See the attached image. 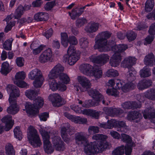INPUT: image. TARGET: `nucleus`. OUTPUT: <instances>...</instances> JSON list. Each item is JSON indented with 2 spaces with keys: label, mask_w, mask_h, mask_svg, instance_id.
Returning a JSON list of instances; mask_svg holds the SVG:
<instances>
[{
  "label": "nucleus",
  "mask_w": 155,
  "mask_h": 155,
  "mask_svg": "<svg viewBox=\"0 0 155 155\" xmlns=\"http://www.w3.org/2000/svg\"><path fill=\"white\" fill-rule=\"evenodd\" d=\"M121 60V54L120 53H114L110 58L109 64L111 66L116 67L119 65Z\"/></svg>",
  "instance_id": "nucleus-18"
},
{
  "label": "nucleus",
  "mask_w": 155,
  "mask_h": 155,
  "mask_svg": "<svg viewBox=\"0 0 155 155\" xmlns=\"http://www.w3.org/2000/svg\"><path fill=\"white\" fill-rule=\"evenodd\" d=\"M61 43L65 47L68 46V43L70 44L75 45L78 43V41L76 38L74 36H71L68 37V35L65 33H62L61 34Z\"/></svg>",
  "instance_id": "nucleus-9"
},
{
  "label": "nucleus",
  "mask_w": 155,
  "mask_h": 155,
  "mask_svg": "<svg viewBox=\"0 0 155 155\" xmlns=\"http://www.w3.org/2000/svg\"><path fill=\"white\" fill-rule=\"evenodd\" d=\"M43 52L47 57L48 59L50 60L51 59L52 57V53L51 50L50 48H48L45 50Z\"/></svg>",
  "instance_id": "nucleus-64"
},
{
  "label": "nucleus",
  "mask_w": 155,
  "mask_h": 155,
  "mask_svg": "<svg viewBox=\"0 0 155 155\" xmlns=\"http://www.w3.org/2000/svg\"><path fill=\"white\" fill-rule=\"evenodd\" d=\"M154 5L153 0H147L145 6V9L146 12H150L153 9Z\"/></svg>",
  "instance_id": "nucleus-39"
},
{
  "label": "nucleus",
  "mask_w": 155,
  "mask_h": 155,
  "mask_svg": "<svg viewBox=\"0 0 155 155\" xmlns=\"http://www.w3.org/2000/svg\"><path fill=\"white\" fill-rule=\"evenodd\" d=\"M75 139L76 144L81 146H84V147L89 143L84 132L76 133L75 135Z\"/></svg>",
  "instance_id": "nucleus-10"
},
{
  "label": "nucleus",
  "mask_w": 155,
  "mask_h": 155,
  "mask_svg": "<svg viewBox=\"0 0 155 155\" xmlns=\"http://www.w3.org/2000/svg\"><path fill=\"white\" fill-rule=\"evenodd\" d=\"M114 83L116 84V86H115L116 89L113 88L108 89L106 91V92L108 95L117 97L119 94V93L116 89L121 88L123 85V82L119 79H115Z\"/></svg>",
  "instance_id": "nucleus-15"
},
{
  "label": "nucleus",
  "mask_w": 155,
  "mask_h": 155,
  "mask_svg": "<svg viewBox=\"0 0 155 155\" xmlns=\"http://www.w3.org/2000/svg\"><path fill=\"white\" fill-rule=\"evenodd\" d=\"M127 119L129 120L132 121L142 118L141 114L137 111H130L128 112Z\"/></svg>",
  "instance_id": "nucleus-26"
},
{
  "label": "nucleus",
  "mask_w": 155,
  "mask_h": 155,
  "mask_svg": "<svg viewBox=\"0 0 155 155\" xmlns=\"http://www.w3.org/2000/svg\"><path fill=\"white\" fill-rule=\"evenodd\" d=\"M71 108L74 110V111L77 113H82L84 114H87L88 113V110H87L85 109L82 111L81 110V108L79 107L78 105H73L71 106Z\"/></svg>",
  "instance_id": "nucleus-43"
},
{
  "label": "nucleus",
  "mask_w": 155,
  "mask_h": 155,
  "mask_svg": "<svg viewBox=\"0 0 155 155\" xmlns=\"http://www.w3.org/2000/svg\"><path fill=\"white\" fill-rule=\"evenodd\" d=\"M110 32L105 31L99 33L95 37V44L94 46L95 49H98L100 52L108 51L112 49L115 53H120L124 51L127 48V45L124 44L113 46V41L111 43L107 44V39L111 36Z\"/></svg>",
  "instance_id": "nucleus-1"
},
{
  "label": "nucleus",
  "mask_w": 155,
  "mask_h": 155,
  "mask_svg": "<svg viewBox=\"0 0 155 155\" xmlns=\"http://www.w3.org/2000/svg\"><path fill=\"white\" fill-rule=\"evenodd\" d=\"M126 35L128 40L131 41L135 39L136 35L134 32L131 31L127 32Z\"/></svg>",
  "instance_id": "nucleus-56"
},
{
  "label": "nucleus",
  "mask_w": 155,
  "mask_h": 155,
  "mask_svg": "<svg viewBox=\"0 0 155 155\" xmlns=\"http://www.w3.org/2000/svg\"><path fill=\"white\" fill-rule=\"evenodd\" d=\"M25 77V74L23 71L17 73L15 76V81L23 80Z\"/></svg>",
  "instance_id": "nucleus-54"
},
{
  "label": "nucleus",
  "mask_w": 155,
  "mask_h": 155,
  "mask_svg": "<svg viewBox=\"0 0 155 155\" xmlns=\"http://www.w3.org/2000/svg\"><path fill=\"white\" fill-rule=\"evenodd\" d=\"M74 48V46L71 45L68 50L67 54L65 55L63 58V61H68V64L71 65H74L80 58L79 55L76 53Z\"/></svg>",
  "instance_id": "nucleus-6"
},
{
  "label": "nucleus",
  "mask_w": 155,
  "mask_h": 155,
  "mask_svg": "<svg viewBox=\"0 0 155 155\" xmlns=\"http://www.w3.org/2000/svg\"><path fill=\"white\" fill-rule=\"evenodd\" d=\"M78 82L83 88L87 90L91 88V84L90 81L86 77L79 76L78 78Z\"/></svg>",
  "instance_id": "nucleus-22"
},
{
  "label": "nucleus",
  "mask_w": 155,
  "mask_h": 155,
  "mask_svg": "<svg viewBox=\"0 0 155 155\" xmlns=\"http://www.w3.org/2000/svg\"><path fill=\"white\" fill-rule=\"evenodd\" d=\"M122 107L124 109H130L140 108L141 105L139 103L135 101H129L125 102L121 104Z\"/></svg>",
  "instance_id": "nucleus-17"
},
{
  "label": "nucleus",
  "mask_w": 155,
  "mask_h": 155,
  "mask_svg": "<svg viewBox=\"0 0 155 155\" xmlns=\"http://www.w3.org/2000/svg\"><path fill=\"white\" fill-rule=\"evenodd\" d=\"M109 57L108 54H103L95 58L91 56L90 59L92 62L99 64L100 65H102L108 61Z\"/></svg>",
  "instance_id": "nucleus-14"
},
{
  "label": "nucleus",
  "mask_w": 155,
  "mask_h": 155,
  "mask_svg": "<svg viewBox=\"0 0 155 155\" xmlns=\"http://www.w3.org/2000/svg\"><path fill=\"white\" fill-rule=\"evenodd\" d=\"M90 96L94 98L95 101H98L99 103L102 102L105 105H108L107 103H105L104 96L99 91L95 89H91L88 91Z\"/></svg>",
  "instance_id": "nucleus-12"
},
{
  "label": "nucleus",
  "mask_w": 155,
  "mask_h": 155,
  "mask_svg": "<svg viewBox=\"0 0 155 155\" xmlns=\"http://www.w3.org/2000/svg\"><path fill=\"white\" fill-rule=\"evenodd\" d=\"M50 60L43 52L39 57V61L42 63H45Z\"/></svg>",
  "instance_id": "nucleus-62"
},
{
  "label": "nucleus",
  "mask_w": 155,
  "mask_h": 155,
  "mask_svg": "<svg viewBox=\"0 0 155 155\" xmlns=\"http://www.w3.org/2000/svg\"><path fill=\"white\" fill-rule=\"evenodd\" d=\"M64 68L61 64H58L51 70L48 77L49 79H52L60 75L64 71Z\"/></svg>",
  "instance_id": "nucleus-13"
},
{
  "label": "nucleus",
  "mask_w": 155,
  "mask_h": 155,
  "mask_svg": "<svg viewBox=\"0 0 155 155\" xmlns=\"http://www.w3.org/2000/svg\"><path fill=\"white\" fill-rule=\"evenodd\" d=\"M135 87L134 84L131 82L126 84L121 87L123 91L126 92L130 89H132Z\"/></svg>",
  "instance_id": "nucleus-44"
},
{
  "label": "nucleus",
  "mask_w": 155,
  "mask_h": 155,
  "mask_svg": "<svg viewBox=\"0 0 155 155\" xmlns=\"http://www.w3.org/2000/svg\"><path fill=\"white\" fill-rule=\"evenodd\" d=\"M24 59L22 57L17 58L16 60V63L18 66L21 67L24 65Z\"/></svg>",
  "instance_id": "nucleus-59"
},
{
  "label": "nucleus",
  "mask_w": 155,
  "mask_h": 155,
  "mask_svg": "<svg viewBox=\"0 0 155 155\" xmlns=\"http://www.w3.org/2000/svg\"><path fill=\"white\" fill-rule=\"evenodd\" d=\"M104 111L109 116H113V107H104L103 109Z\"/></svg>",
  "instance_id": "nucleus-61"
},
{
  "label": "nucleus",
  "mask_w": 155,
  "mask_h": 155,
  "mask_svg": "<svg viewBox=\"0 0 155 155\" xmlns=\"http://www.w3.org/2000/svg\"><path fill=\"white\" fill-rule=\"evenodd\" d=\"M38 93L35 90L29 89L25 92V95L29 99L34 100L36 98Z\"/></svg>",
  "instance_id": "nucleus-37"
},
{
  "label": "nucleus",
  "mask_w": 155,
  "mask_h": 155,
  "mask_svg": "<svg viewBox=\"0 0 155 155\" xmlns=\"http://www.w3.org/2000/svg\"><path fill=\"white\" fill-rule=\"evenodd\" d=\"M93 139L101 141L97 143H90L87 146L84 148V151L85 154L88 155L91 154H97L101 152L107 148L108 146V143L105 141L107 138V137L102 134H96L92 137Z\"/></svg>",
  "instance_id": "nucleus-2"
},
{
  "label": "nucleus",
  "mask_w": 155,
  "mask_h": 155,
  "mask_svg": "<svg viewBox=\"0 0 155 155\" xmlns=\"http://www.w3.org/2000/svg\"><path fill=\"white\" fill-rule=\"evenodd\" d=\"M6 153L8 155H15V151L13 146L10 143H7L5 146Z\"/></svg>",
  "instance_id": "nucleus-38"
},
{
  "label": "nucleus",
  "mask_w": 155,
  "mask_h": 155,
  "mask_svg": "<svg viewBox=\"0 0 155 155\" xmlns=\"http://www.w3.org/2000/svg\"><path fill=\"white\" fill-rule=\"evenodd\" d=\"M92 69L90 76H94L96 78H99L102 77V71L100 68L94 67Z\"/></svg>",
  "instance_id": "nucleus-35"
},
{
  "label": "nucleus",
  "mask_w": 155,
  "mask_h": 155,
  "mask_svg": "<svg viewBox=\"0 0 155 155\" xmlns=\"http://www.w3.org/2000/svg\"><path fill=\"white\" fill-rule=\"evenodd\" d=\"M59 79L64 83L68 84L70 81L68 75L62 73L59 75Z\"/></svg>",
  "instance_id": "nucleus-51"
},
{
  "label": "nucleus",
  "mask_w": 155,
  "mask_h": 155,
  "mask_svg": "<svg viewBox=\"0 0 155 155\" xmlns=\"http://www.w3.org/2000/svg\"><path fill=\"white\" fill-rule=\"evenodd\" d=\"M49 99L52 103L53 106L59 107L66 103V101L63 99L60 95L58 94H54L49 96Z\"/></svg>",
  "instance_id": "nucleus-11"
},
{
  "label": "nucleus",
  "mask_w": 155,
  "mask_h": 155,
  "mask_svg": "<svg viewBox=\"0 0 155 155\" xmlns=\"http://www.w3.org/2000/svg\"><path fill=\"white\" fill-rule=\"evenodd\" d=\"M2 121L5 124V130L8 131L12 127L14 123L12 120V117L10 115H6L2 119Z\"/></svg>",
  "instance_id": "nucleus-21"
},
{
  "label": "nucleus",
  "mask_w": 155,
  "mask_h": 155,
  "mask_svg": "<svg viewBox=\"0 0 155 155\" xmlns=\"http://www.w3.org/2000/svg\"><path fill=\"white\" fill-rule=\"evenodd\" d=\"M44 103L43 99L38 97L33 100V104L30 102H27L25 104V107L28 113L34 115L38 113V109L43 106Z\"/></svg>",
  "instance_id": "nucleus-3"
},
{
  "label": "nucleus",
  "mask_w": 155,
  "mask_h": 155,
  "mask_svg": "<svg viewBox=\"0 0 155 155\" xmlns=\"http://www.w3.org/2000/svg\"><path fill=\"white\" fill-rule=\"evenodd\" d=\"M87 23L86 19L84 18H80L78 19L76 21V26L78 28L84 26Z\"/></svg>",
  "instance_id": "nucleus-47"
},
{
  "label": "nucleus",
  "mask_w": 155,
  "mask_h": 155,
  "mask_svg": "<svg viewBox=\"0 0 155 155\" xmlns=\"http://www.w3.org/2000/svg\"><path fill=\"white\" fill-rule=\"evenodd\" d=\"M124 146L118 147L114 149L112 152L113 155H122L124 154Z\"/></svg>",
  "instance_id": "nucleus-45"
},
{
  "label": "nucleus",
  "mask_w": 155,
  "mask_h": 155,
  "mask_svg": "<svg viewBox=\"0 0 155 155\" xmlns=\"http://www.w3.org/2000/svg\"><path fill=\"white\" fill-rule=\"evenodd\" d=\"M12 69L9 66V64L7 62H3L2 64L1 73L5 75H6Z\"/></svg>",
  "instance_id": "nucleus-34"
},
{
  "label": "nucleus",
  "mask_w": 155,
  "mask_h": 155,
  "mask_svg": "<svg viewBox=\"0 0 155 155\" xmlns=\"http://www.w3.org/2000/svg\"><path fill=\"white\" fill-rule=\"evenodd\" d=\"M69 127V124L68 123H65L62 126L61 130V136L64 140L67 143H68L70 140L69 138L68 137L67 133L68 128Z\"/></svg>",
  "instance_id": "nucleus-25"
},
{
  "label": "nucleus",
  "mask_w": 155,
  "mask_h": 155,
  "mask_svg": "<svg viewBox=\"0 0 155 155\" xmlns=\"http://www.w3.org/2000/svg\"><path fill=\"white\" fill-rule=\"evenodd\" d=\"M100 126L105 129H112L114 127L117 126V121L115 120L111 119L108 120L107 123L101 124Z\"/></svg>",
  "instance_id": "nucleus-28"
},
{
  "label": "nucleus",
  "mask_w": 155,
  "mask_h": 155,
  "mask_svg": "<svg viewBox=\"0 0 155 155\" xmlns=\"http://www.w3.org/2000/svg\"><path fill=\"white\" fill-rule=\"evenodd\" d=\"M140 75L141 77L146 78L150 76L151 75L150 69L149 68H144L140 70Z\"/></svg>",
  "instance_id": "nucleus-42"
},
{
  "label": "nucleus",
  "mask_w": 155,
  "mask_h": 155,
  "mask_svg": "<svg viewBox=\"0 0 155 155\" xmlns=\"http://www.w3.org/2000/svg\"><path fill=\"white\" fill-rule=\"evenodd\" d=\"M13 39L12 40H8L5 41L3 44V47L4 48L7 50H11L12 49V45Z\"/></svg>",
  "instance_id": "nucleus-52"
},
{
  "label": "nucleus",
  "mask_w": 155,
  "mask_h": 155,
  "mask_svg": "<svg viewBox=\"0 0 155 155\" xmlns=\"http://www.w3.org/2000/svg\"><path fill=\"white\" fill-rule=\"evenodd\" d=\"M144 61L145 65L150 66H152L155 62L153 54L151 53L147 55L145 57Z\"/></svg>",
  "instance_id": "nucleus-29"
},
{
  "label": "nucleus",
  "mask_w": 155,
  "mask_h": 155,
  "mask_svg": "<svg viewBox=\"0 0 155 155\" xmlns=\"http://www.w3.org/2000/svg\"><path fill=\"white\" fill-rule=\"evenodd\" d=\"M28 77L30 79L34 80L33 84L36 88L40 87L44 80L41 71L37 68L31 71L28 74Z\"/></svg>",
  "instance_id": "nucleus-4"
},
{
  "label": "nucleus",
  "mask_w": 155,
  "mask_h": 155,
  "mask_svg": "<svg viewBox=\"0 0 155 155\" xmlns=\"http://www.w3.org/2000/svg\"><path fill=\"white\" fill-rule=\"evenodd\" d=\"M93 67L87 64H83L80 65V69L81 72L84 74L88 76H91Z\"/></svg>",
  "instance_id": "nucleus-24"
},
{
  "label": "nucleus",
  "mask_w": 155,
  "mask_h": 155,
  "mask_svg": "<svg viewBox=\"0 0 155 155\" xmlns=\"http://www.w3.org/2000/svg\"><path fill=\"white\" fill-rule=\"evenodd\" d=\"M99 104L98 101H95L94 100L92 101L89 100L85 101L83 104V107H88L91 106H97Z\"/></svg>",
  "instance_id": "nucleus-41"
},
{
  "label": "nucleus",
  "mask_w": 155,
  "mask_h": 155,
  "mask_svg": "<svg viewBox=\"0 0 155 155\" xmlns=\"http://www.w3.org/2000/svg\"><path fill=\"white\" fill-rule=\"evenodd\" d=\"M136 59L134 57H129L126 58L122 61L121 64L122 67L130 69L133 68L132 66L135 63Z\"/></svg>",
  "instance_id": "nucleus-19"
},
{
  "label": "nucleus",
  "mask_w": 155,
  "mask_h": 155,
  "mask_svg": "<svg viewBox=\"0 0 155 155\" xmlns=\"http://www.w3.org/2000/svg\"><path fill=\"white\" fill-rule=\"evenodd\" d=\"M55 1H53L52 2H48L45 6V10L47 11H49L55 5Z\"/></svg>",
  "instance_id": "nucleus-60"
},
{
  "label": "nucleus",
  "mask_w": 155,
  "mask_h": 155,
  "mask_svg": "<svg viewBox=\"0 0 155 155\" xmlns=\"http://www.w3.org/2000/svg\"><path fill=\"white\" fill-rule=\"evenodd\" d=\"M48 14L45 12H38L36 14L34 19L37 21H46L48 18Z\"/></svg>",
  "instance_id": "nucleus-30"
},
{
  "label": "nucleus",
  "mask_w": 155,
  "mask_h": 155,
  "mask_svg": "<svg viewBox=\"0 0 155 155\" xmlns=\"http://www.w3.org/2000/svg\"><path fill=\"white\" fill-rule=\"evenodd\" d=\"M143 114L145 119H151V121L155 123V111L153 108L147 109L143 112Z\"/></svg>",
  "instance_id": "nucleus-20"
},
{
  "label": "nucleus",
  "mask_w": 155,
  "mask_h": 155,
  "mask_svg": "<svg viewBox=\"0 0 155 155\" xmlns=\"http://www.w3.org/2000/svg\"><path fill=\"white\" fill-rule=\"evenodd\" d=\"M118 75L117 71L113 69L108 70L106 73V76L109 77H114L118 76Z\"/></svg>",
  "instance_id": "nucleus-49"
},
{
  "label": "nucleus",
  "mask_w": 155,
  "mask_h": 155,
  "mask_svg": "<svg viewBox=\"0 0 155 155\" xmlns=\"http://www.w3.org/2000/svg\"><path fill=\"white\" fill-rule=\"evenodd\" d=\"M113 116L114 115H120L123 113L124 112L123 110L120 108H113Z\"/></svg>",
  "instance_id": "nucleus-58"
},
{
  "label": "nucleus",
  "mask_w": 155,
  "mask_h": 155,
  "mask_svg": "<svg viewBox=\"0 0 155 155\" xmlns=\"http://www.w3.org/2000/svg\"><path fill=\"white\" fill-rule=\"evenodd\" d=\"M121 140L127 143V145L130 146H134L135 144L132 142L131 138L128 135L124 134H122L121 136Z\"/></svg>",
  "instance_id": "nucleus-33"
},
{
  "label": "nucleus",
  "mask_w": 155,
  "mask_h": 155,
  "mask_svg": "<svg viewBox=\"0 0 155 155\" xmlns=\"http://www.w3.org/2000/svg\"><path fill=\"white\" fill-rule=\"evenodd\" d=\"M28 138L30 143L34 147H40L42 144L36 130L31 126L28 128Z\"/></svg>",
  "instance_id": "nucleus-5"
},
{
  "label": "nucleus",
  "mask_w": 155,
  "mask_h": 155,
  "mask_svg": "<svg viewBox=\"0 0 155 155\" xmlns=\"http://www.w3.org/2000/svg\"><path fill=\"white\" fill-rule=\"evenodd\" d=\"M17 91V93L16 94H14L13 92L9 97V103L10 106L7 108V112L8 114H12L15 115L17 113L19 110V107L17 104L16 101L15 99H12V96H18L19 95L18 91Z\"/></svg>",
  "instance_id": "nucleus-8"
},
{
  "label": "nucleus",
  "mask_w": 155,
  "mask_h": 155,
  "mask_svg": "<svg viewBox=\"0 0 155 155\" xmlns=\"http://www.w3.org/2000/svg\"><path fill=\"white\" fill-rule=\"evenodd\" d=\"M137 72L133 68H131L126 73V76L128 81H132L136 79Z\"/></svg>",
  "instance_id": "nucleus-31"
},
{
  "label": "nucleus",
  "mask_w": 155,
  "mask_h": 155,
  "mask_svg": "<svg viewBox=\"0 0 155 155\" xmlns=\"http://www.w3.org/2000/svg\"><path fill=\"white\" fill-rule=\"evenodd\" d=\"M99 127L97 126H90L88 128V132L91 134H96L98 132Z\"/></svg>",
  "instance_id": "nucleus-53"
},
{
  "label": "nucleus",
  "mask_w": 155,
  "mask_h": 155,
  "mask_svg": "<svg viewBox=\"0 0 155 155\" xmlns=\"http://www.w3.org/2000/svg\"><path fill=\"white\" fill-rule=\"evenodd\" d=\"M14 83L18 87H24L27 86V84L22 80L15 81Z\"/></svg>",
  "instance_id": "nucleus-63"
},
{
  "label": "nucleus",
  "mask_w": 155,
  "mask_h": 155,
  "mask_svg": "<svg viewBox=\"0 0 155 155\" xmlns=\"http://www.w3.org/2000/svg\"><path fill=\"white\" fill-rule=\"evenodd\" d=\"M151 81L149 79H144L140 80L137 85L139 90H142L149 87L152 85Z\"/></svg>",
  "instance_id": "nucleus-23"
},
{
  "label": "nucleus",
  "mask_w": 155,
  "mask_h": 155,
  "mask_svg": "<svg viewBox=\"0 0 155 155\" xmlns=\"http://www.w3.org/2000/svg\"><path fill=\"white\" fill-rule=\"evenodd\" d=\"M14 132L15 136L16 138L19 140H21L23 135L20 127H16L14 129Z\"/></svg>",
  "instance_id": "nucleus-48"
},
{
  "label": "nucleus",
  "mask_w": 155,
  "mask_h": 155,
  "mask_svg": "<svg viewBox=\"0 0 155 155\" xmlns=\"http://www.w3.org/2000/svg\"><path fill=\"white\" fill-rule=\"evenodd\" d=\"M79 44L82 48H85L88 45V41L86 38H82L79 40Z\"/></svg>",
  "instance_id": "nucleus-46"
},
{
  "label": "nucleus",
  "mask_w": 155,
  "mask_h": 155,
  "mask_svg": "<svg viewBox=\"0 0 155 155\" xmlns=\"http://www.w3.org/2000/svg\"><path fill=\"white\" fill-rule=\"evenodd\" d=\"M7 90H10L12 91V92L10 93V97L11 96V94L14 92L13 93L14 94H16V93H17V91H18L19 93V95L18 96H12V99H15V98L16 97H18L20 95V91L19 90L18 88V87H16V86L12 85V84H9L8 85L7 87Z\"/></svg>",
  "instance_id": "nucleus-40"
},
{
  "label": "nucleus",
  "mask_w": 155,
  "mask_h": 155,
  "mask_svg": "<svg viewBox=\"0 0 155 155\" xmlns=\"http://www.w3.org/2000/svg\"><path fill=\"white\" fill-rule=\"evenodd\" d=\"M54 145L55 146L56 150L58 151H62L65 149L64 142L61 140L59 136H55L52 139Z\"/></svg>",
  "instance_id": "nucleus-16"
},
{
  "label": "nucleus",
  "mask_w": 155,
  "mask_h": 155,
  "mask_svg": "<svg viewBox=\"0 0 155 155\" xmlns=\"http://www.w3.org/2000/svg\"><path fill=\"white\" fill-rule=\"evenodd\" d=\"M52 81L50 84V88L53 91H56L58 89V84L55 80L53 79H52Z\"/></svg>",
  "instance_id": "nucleus-57"
},
{
  "label": "nucleus",
  "mask_w": 155,
  "mask_h": 155,
  "mask_svg": "<svg viewBox=\"0 0 155 155\" xmlns=\"http://www.w3.org/2000/svg\"><path fill=\"white\" fill-rule=\"evenodd\" d=\"M117 126H118L120 127V128H118L117 131L121 132H124L123 130V128L126 127L125 122L124 121H117Z\"/></svg>",
  "instance_id": "nucleus-55"
},
{
  "label": "nucleus",
  "mask_w": 155,
  "mask_h": 155,
  "mask_svg": "<svg viewBox=\"0 0 155 155\" xmlns=\"http://www.w3.org/2000/svg\"><path fill=\"white\" fill-rule=\"evenodd\" d=\"M24 8L22 6H19L16 9L15 12V18H20L24 12Z\"/></svg>",
  "instance_id": "nucleus-50"
},
{
  "label": "nucleus",
  "mask_w": 155,
  "mask_h": 155,
  "mask_svg": "<svg viewBox=\"0 0 155 155\" xmlns=\"http://www.w3.org/2000/svg\"><path fill=\"white\" fill-rule=\"evenodd\" d=\"M143 96L148 99L155 101V88L148 90L144 93Z\"/></svg>",
  "instance_id": "nucleus-32"
},
{
  "label": "nucleus",
  "mask_w": 155,
  "mask_h": 155,
  "mask_svg": "<svg viewBox=\"0 0 155 155\" xmlns=\"http://www.w3.org/2000/svg\"><path fill=\"white\" fill-rule=\"evenodd\" d=\"M39 131L43 138L44 147L45 152L48 154H51L54 151V149L49 141V133L42 128L40 129Z\"/></svg>",
  "instance_id": "nucleus-7"
},
{
  "label": "nucleus",
  "mask_w": 155,
  "mask_h": 155,
  "mask_svg": "<svg viewBox=\"0 0 155 155\" xmlns=\"http://www.w3.org/2000/svg\"><path fill=\"white\" fill-rule=\"evenodd\" d=\"M83 12V11H81L80 9L76 8L72 10L71 12H69V14L72 19H75L76 17L80 16Z\"/></svg>",
  "instance_id": "nucleus-36"
},
{
  "label": "nucleus",
  "mask_w": 155,
  "mask_h": 155,
  "mask_svg": "<svg viewBox=\"0 0 155 155\" xmlns=\"http://www.w3.org/2000/svg\"><path fill=\"white\" fill-rule=\"evenodd\" d=\"M99 24L98 23L93 22L89 24L85 29L88 33L94 32L98 30Z\"/></svg>",
  "instance_id": "nucleus-27"
}]
</instances>
